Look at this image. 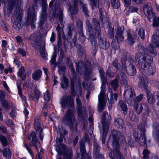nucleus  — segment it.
I'll use <instances>...</instances> for the list:
<instances>
[{
    "mask_svg": "<svg viewBox=\"0 0 159 159\" xmlns=\"http://www.w3.org/2000/svg\"><path fill=\"white\" fill-rule=\"evenodd\" d=\"M147 50L141 46L139 51L136 54L135 59L138 62V66L140 70L146 75H153L155 72L154 66H150L152 58L148 54Z\"/></svg>",
    "mask_w": 159,
    "mask_h": 159,
    "instance_id": "f257e3e1",
    "label": "nucleus"
},
{
    "mask_svg": "<svg viewBox=\"0 0 159 159\" xmlns=\"http://www.w3.org/2000/svg\"><path fill=\"white\" fill-rule=\"evenodd\" d=\"M116 136L115 135L113 136V140L112 143V146L114 149L113 157L111 154H109L110 157L111 159H115L119 158V159H125L122 154H121L119 151V145L118 140L116 139Z\"/></svg>",
    "mask_w": 159,
    "mask_h": 159,
    "instance_id": "f03ea898",
    "label": "nucleus"
},
{
    "mask_svg": "<svg viewBox=\"0 0 159 159\" xmlns=\"http://www.w3.org/2000/svg\"><path fill=\"white\" fill-rule=\"evenodd\" d=\"M107 116L109 117V116L107 113L106 112H103L101 118V123L103 126V137L102 139V141L103 143H105V136L107 133V131L108 129L109 126V123L107 121L110 120L111 119V117L109 118H108L107 119Z\"/></svg>",
    "mask_w": 159,
    "mask_h": 159,
    "instance_id": "7ed1b4c3",
    "label": "nucleus"
},
{
    "mask_svg": "<svg viewBox=\"0 0 159 159\" xmlns=\"http://www.w3.org/2000/svg\"><path fill=\"white\" fill-rule=\"evenodd\" d=\"M63 121L70 125H73L75 122V117L72 110H68L63 119Z\"/></svg>",
    "mask_w": 159,
    "mask_h": 159,
    "instance_id": "20e7f679",
    "label": "nucleus"
},
{
    "mask_svg": "<svg viewBox=\"0 0 159 159\" xmlns=\"http://www.w3.org/2000/svg\"><path fill=\"white\" fill-rule=\"evenodd\" d=\"M151 46L148 48L150 53L156 54L153 47H159V38L156 34H154L152 38Z\"/></svg>",
    "mask_w": 159,
    "mask_h": 159,
    "instance_id": "39448f33",
    "label": "nucleus"
},
{
    "mask_svg": "<svg viewBox=\"0 0 159 159\" xmlns=\"http://www.w3.org/2000/svg\"><path fill=\"white\" fill-rule=\"evenodd\" d=\"M105 94L103 91H101L98 96L99 103L98 106V111L100 112L104 108L107 101L105 99Z\"/></svg>",
    "mask_w": 159,
    "mask_h": 159,
    "instance_id": "423d86ee",
    "label": "nucleus"
},
{
    "mask_svg": "<svg viewBox=\"0 0 159 159\" xmlns=\"http://www.w3.org/2000/svg\"><path fill=\"white\" fill-rule=\"evenodd\" d=\"M61 103L63 107L69 106L72 107L74 105V98L71 96L62 98L61 100Z\"/></svg>",
    "mask_w": 159,
    "mask_h": 159,
    "instance_id": "0eeeda50",
    "label": "nucleus"
},
{
    "mask_svg": "<svg viewBox=\"0 0 159 159\" xmlns=\"http://www.w3.org/2000/svg\"><path fill=\"white\" fill-rule=\"evenodd\" d=\"M159 97V92L157 91L151 92L148 91L147 92V98L148 102L150 104H152L155 102V100L158 99Z\"/></svg>",
    "mask_w": 159,
    "mask_h": 159,
    "instance_id": "6e6552de",
    "label": "nucleus"
},
{
    "mask_svg": "<svg viewBox=\"0 0 159 159\" xmlns=\"http://www.w3.org/2000/svg\"><path fill=\"white\" fill-rule=\"evenodd\" d=\"M143 11L150 21L154 18L155 14L151 11V8L149 5H146L144 6Z\"/></svg>",
    "mask_w": 159,
    "mask_h": 159,
    "instance_id": "1a4fd4ad",
    "label": "nucleus"
},
{
    "mask_svg": "<svg viewBox=\"0 0 159 159\" xmlns=\"http://www.w3.org/2000/svg\"><path fill=\"white\" fill-rule=\"evenodd\" d=\"M77 104V110L78 115L79 117H81L83 114H86L87 111L85 107H81V102L78 98H76Z\"/></svg>",
    "mask_w": 159,
    "mask_h": 159,
    "instance_id": "9d476101",
    "label": "nucleus"
},
{
    "mask_svg": "<svg viewBox=\"0 0 159 159\" xmlns=\"http://www.w3.org/2000/svg\"><path fill=\"white\" fill-rule=\"evenodd\" d=\"M134 109L136 112L138 114L141 113L143 110L148 109L147 107L144 104H134Z\"/></svg>",
    "mask_w": 159,
    "mask_h": 159,
    "instance_id": "9b49d317",
    "label": "nucleus"
},
{
    "mask_svg": "<svg viewBox=\"0 0 159 159\" xmlns=\"http://www.w3.org/2000/svg\"><path fill=\"white\" fill-rule=\"evenodd\" d=\"M31 135L32 137V143L33 144L35 148L38 151H39V149L41 151L42 148L40 147V144L39 142L37 141L35 133L34 132H32Z\"/></svg>",
    "mask_w": 159,
    "mask_h": 159,
    "instance_id": "f8f14e48",
    "label": "nucleus"
},
{
    "mask_svg": "<svg viewBox=\"0 0 159 159\" xmlns=\"http://www.w3.org/2000/svg\"><path fill=\"white\" fill-rule=\"evenodd\" d=\"M34 126L36 130L39 133L40 139L42 140L43 136L42 133L43 130L41 128L39 120L38 118H36L34 120Z\"/></svg>",
    "mask_w": 159,
    "mask_h": 159,
    "instance_id": "ddd939ff",
    "label": "nucleus"
},
{
    "mask_svg": "<svg viewBox=\"0 0 159 159\" xmlns=\"http://www.w3.org/2000/svg\"><path fill=\"white\" fill-rule=\"evenodd\" d=\"M121 67L120 64L119 63L117 59H115L113 62V66L117 69L120 70L121 69L123 70H126V69L125 67V60L124 59L121 60Z\"/></svg>",
    "mask_w": 159,
    "mask_h": 159,
    "instance_id": "4468645a",
    "label": "nucleus"
},
{
    "mask_svg": "<svg viewBox=\"0 0 159 159\" xmlns=\"http://www.w3.org/2000/svg\"><path fill=\"white\" fill-rule=\"evenodd\" d=\"M93 154L94 157L95 159H104L103 155L100 154L99 152V147L94 148L93 150Z\"/></svg>",
    "mask_w": 159,
    "mask_h": 159,
    "instance_id": "2eb2a0df",
    "label": "nucleus"
},
{
    "mask_svg": "<svg viewBox=\"0 0 159 159\" xmlns=\"http://www.w3.org/2000/svg\"><path fill=\"white\" fill-rule=\"evenodd\" d=\"M127 72L130 75L133 76L136 73V70L135 66L132 64H130L127 67Z\"/></svg>",
    "mask_w": 159,
    "mask_h": 159,
    "instance_id": "dca6fc26",
    "label": "nucleus"
},
{
    "mask_svg": "<svg viewBox=\"0 0 159 159\" xmlns=\"http://www.w3.org/2000/svg\"><path fill=\"white\" fill-rule=\"evenodd\" d=\"M124 96L130 98L133 97L134 96V90L129 86L127 87V89L125 90L124 93Z\"/></svg>",
    "mask_w": 159,
    "mask_h": 159,
    "instance_id": "f3484780",
    "label": "nucleus"
},
{
    "mask_svg": "<svg viewBox=\"0 0 159 159\" xmlns=\"http://www.w3.org/2000/svg\"><path fill=\"white\" fill-rule=\"evenodd\" d=\"M148 81L145 77L143 78L140 79L139 84V86L141 88L144 89H146L147 87Z\"/></svg>",
    "mask_w": 159,
    "mask_h": 159,
    "instance_id": "a211bd4d",
    "label": "nucleus"
},
{
    "mask_svg": "<svg viewBox=\"0 0 159 159\" xmlns=\"http://www.w3.org/2000/svg\"><path fill=\"white\" fill-rule=\"evenodd\" d=\"M42 73V71L40 70H38L33 74L32 77L34 80H37L40 78Z\"/></svg>",
    "mask_w": 159,
    "mask_h": 159,
    "instance_id": "6ab92c4d",
    "label": "nucleus"
},
{
    "mask_svg": "<svg viewBox=\"0 0 159 159\" xmlns=\"http://www.w3.org/2000/svg\"><path fill=\"white\" fill-rule=\"evenodd\" d=\"M118 106L123 111L124 114H125L127 110V107L125 103L123 101L120 100L119 102Z\"/></svg>",
    "mask_w": 159,
    "mask_h": 159,
    "instance_id": "aec40b11",
    "label": "nucleus"
},
{
    "mask_svg": "<svg viewBox=\"0 0 159 159\" xmlns=\"http://www.w3.org/2000/svg\"><path fill=\"white\" fill-rule=\"evenodd\" d=\"M118 77L119 80H120V82L121 84L126 85L127 84V82L126 80V77L125 74L123 73L120 74Z\"/></svg>",
    "mask_w": 159,
    "mask_h": 159,
    "instance_id": "412c9836",
    "label": "nucleus"
},
{
    "mask_svg": "<svg viewBox=\"0 0 159 159\" xmlns=\"http://www.w3.org/2000/svg\"><path fill=\"white\" fill-rule=\"evenodd\" d=\"M2 154L3 156L7 159H9L11 157V152L8 148H6L3 150Z\"/></svg>",
    "mask_w": 159,
    "mask_h": 159,
    "instance_id": "4be33fe9",
    "label": "nucleus"
},
{
    "mask_svg": "<svg viewBox=\"0 0 159 159\" xmlns=\"http://www.w3.org/2000/svg\"><path fill=\"white\" fill-rule=\"evenodd\" d=\"M61 87L63 89L66 88L68 86V80L66 78L63 76L61 79Z\"/></svg>",
    "mask_w": 159,
    "mask_h": 159,
    "instance_id": "5701e85b",
    "label": "nucleus"
},
{
    "mask_svg": "<svg viewBox=\"0 0 159 159\" xmlns=\"http://www.w3.org/2000/svg\"><path fill=\"white\" fill-rule=\"evenodd\" d=\"M16 20H15L14 22V25H15L18 29H19L21 27L20 24V22L21 20V16L20 15L16 18Z\"/></svg>",
    "mask_w": 159,
    "mask_h": 159,
    "instance_id": "b1692460",
    "label": "nucleus"
},
{
    "mask_svg": "<svg viewBox=\"0 0 159 159\" xmlns=\"http://www.w3.org/2000/svg\"><path fill=\"white\" fill-rule=\"evenodd\" d=\"M111 4L114 8H117L120 6V3L118 0H111Z\"/></svg>",
    "mask_w": 159,
    "mask_h": 159,
    "instance_id": "393cba45",
    "label": "nucleus"
},
{
    "mask_svg": "<svg viewBox=\"0 0 159 159\" xmlns=\"http://www.w3.org/2000/svg\"><path fill=\"white\" fill-rule=\"evenodd\" d=\"M152 20H153V22L152 23V26L154 27H157L159 26V17H154V19H152Z\"/></svg>",
    "mask_w": 159,
    "mask_h": 159,
    "instance_id": "a878e982",
    "label": "nucleus"
},
{
    "mask_svg": "<svg viewBox=\"0 0 159 159\" xmlns=\"http://www.w3.org/2000/svg\"><path fill=\"white\" fill-rule=\"evenodd\" d=\"M72 155V150L71 149L67 150L66 154L65 155V159H70Z\"/></svg>",
    "mask_w": 159,
    "mask_h": 159,
    "instance_id": "bb28decb",
    "label": "nucleus"
},
{
    "mask_svg": "<svg viewBox=\"0 0 159 159\" xmlns=\"http://www.w3.org/2000/svg\"><path fill=\"white\" fill-rule=\"evenodd\" d=\"M145 129L144 128H143L142 129V132L143 134L145 132ZM140 142H141V143H142L141 144L142 145L144 146L146 143V138L145 137V136L143 134V136H141L140 138Z\"/></svg>",
    "mask_w": 159,
    "mask_h": 159,
    "instance_id": "cd10ccee",
    "label": "nucleus"
},
{
    "mask_svg": "<svg viewBox=\"0 0 159 159\" xmlns=\"http://www.w3.org/2000/svg\"><path fill=\"white\" fill-rule=\"evenodd\" d=\"M99 70L102 82L104 83L106 82L107 80L104 75V71L101 69Z\"/></svg>",
    "mask_w": 159,
    "mask_h": 159,
    "instance_id": "c85d7f7f",
    "label": "nucleus"
},
{
    "mask_svg": "<svg viewBox=\"0 0 159 159\" xmlns=\"http://www.w3.org/2000/svg\"><path fill=\"white\" fill-rule=\"evenodd\" d=\"M137 31L139 35L141 37V39H143L145 36L144 30L142 28H140L137 30Z\"/></svg>",
    "mask_w": 159,
    "mask_h": 159,
    "instance_id": "c756f323",
    "label": "nucleus"
},
{
    "mask_svg": "<svg viewBox=\"0 0 159 159\" xmlns=\"http://www.w3.org/2000/svg\"><path fill=\"white\" fill-rule=\"evenodd\" d=\"M40 96V92L37 90H35L34 92V95H31L30 97L32 99H34V98L37 99H38Z\"/></svg>",
    "mask_w": 159,
    "mask_h": 159,
    "instance_id": "7c9ffc66",
    "label": "nucleus"
},
{
    "mask_svg": "<svg viewBox=\"0 0 159 159\" xmlns=\"http://www.w3.org/2000/svg\"><path fill=\"white\" fill-rule=\"evenodd\" d=\"M0 140L2 143V144L4 146H6L7 143L6 138L3 136L0 135Z\"/></svg>",
    "mask_w": 159,
    "mask_h": 159,
    "instance_id": "2f4dec72",
    "label": "nucleus"
},
{
    "mask_svg": "<svg viewBox=\"0 0 159 159\" xmlns=\"http://www.w3.org/2000/svg\"><path fill=\"white\" fill-rule=\"evenodd\" d=\"M70 10L71 14L76 13L78 10L77 7L75 3L73 8V7L70 8Z\"/></svg>",
    "mask_w": 159,
    "mask_h": 159,
    "instance_id": "473e14b6",
    "label": "nucleus"
},
{
    "mask_svg": "<svg viewBox=\"0 0 159 159\" xmlns=\"http://www.w3.org/2000/svg\"><path fill=\"white\" fill-rule=\"evenodd\" d=\"M150 153L146 149L143 150V159H148V155Z\"/></svg>",
    "mask_w": 159,
    "mask_h": 159,
    "instance_id": "72a5a7b5",
    "label": "nucleus"
},
{
    "mask_svg": "<svg viewBox=\"0 0 159 159\" xmlns=\"http://www.w3.org/2000/svg\"><path fill=\"white\" fill-rule=\"evenodd\" d=\"M44 98L45 101H49L50 98V95L48 91H47L44 94Z\"/></svg>",
    "mask_w": 159,
    "mask_h": 159,
    "instance_id": "f704fd0d",
    "label": "nucleus"
},
{
    "mask_svg": "<svg viewBox=\"0 0 159 159\" xmlns=\"http://www.w3.org/2000/svg\"><path fill=\"white\" fill-rule=\"evenodd\" d=\"M24 67L23 66L21 67L17 72L18 75L19 77H21L23 75H24Z\"/></svg>",
    "mask_w": 159,
    "mask_h": 159,
    "instance_id": "c9c22d12",
    "label": "nucleus"
},
{
    "mask_svg": "<svg viewBox=\"0 0 159 159\" xmlns=\"http://www.w3.org/2000/svg\"><path fill=\"white\" fill-rule=\"evenodd\" d=\"M101 11H102V9H99V12H100V14L101 15V16H100V19H101L103 23H107H107L108 22V19L107 18H104V17L103 18V17L102 16V15Z\"/></svg>",
    "mask_w": 159,
    "mask_h": 159,
    "instance_id": "e433bc0d",
    "label": "nucleus"
},
{
    "mask_svg": "<svg viewBox=\"0 0 159 159\" xmlns=\"http://www.w3.org/2000/svg\"><path fill=\"white\" fill-rule=\"evenodd\" d=\"M124 123L123 120L121 118H118L115 121V124H116L117 123L118 125H120L121 126L123 125Z\"/></svg>",
    "mask_w": 159,
    "mask_h": 159,
    "instance_id": "4c0bfd02",
    "label": "nucleus"
},
{
    "mask_svg": "<svg viewBox=\"0 0 159 159\" xmlns=\"http://www.w3.org/2000/svg\"><path fill=\"white\" fill-rule=\"evenodd\" d=\"M128 39L129 41V43L130 45H132L134 42V39L131 36L128 35Z\"/></svg>",
    "mask_w": 159,
    "mask_h": 159,
    "instance_id": "58836bf2",
    "label": "nucleus"
},
{
    "mask_svg": "<svg viewBox=\"0 0 159 159\" xmlns=\"http://www.w3.org/2000/svg\"><path fill=\"white\" fill-rule=\"evenodd\" d=\"M111 86L114 89H116L118 86V84L117 82V80L115 79L111 83Z\"/></svg>",
    "mask_w": 159,
    "mask_h": 159,
    "instance_id": "ea45409f",
    "label": "nucleus"
},
{
    "mask_svg": "<svg viewBox=\"0 0 159 159\" xmlns=\"http://www.w3.org/2000/svg\"><path fill=\"white\" fill-rule=\"evenodd\" d=\"M2 104L5 108H7L8 107V104L7 102L5 100H2L1 101Z\"/></svg>",
    "mask_w": 159,
    "mask_h": 159,
    "instance_id": "a19ab883",
    "label": "nucleus"
},
{
    "mask_svg": "<svg viewBox=\"0 0 159 159\" xmlns=\"http://www.w3.org/2000/svg\"><path fill=\"white\" fill-rule=\"evenodd\" d=\"M98 2V0H93L91 1V4L92 5V7H94L97 6V3Z\"/></svg>",
    "mask_w": 159,
    "mask_h": 159,
    "instance_id": "79ce46f5",
    "label": "nucleus"
},
{
    "mask_svg": "<svg viewBox=\"0 0 159 159\" xmlns=\"http://www.w3.org/2000/svg\"><path fill=\"white\" fill-rule=\"evenodd\" d=\"M84 142L82 143V142L80 143V151L83 154L85 152V150L84 147Z\"/></svg>",
    "mask_w": 159,
    "mask_h": 159,
    "instance_id": "37998d69",
    "label": "nucleus"
},
{
    "mask_svg": "<svg viewBox=\"0 0 159 159\" xmlns=\"http://www.w3.org/2000/svg\"><path fill=\"white\" fill-rule=\"evenodd\" d=\"M116 38L118 42H120L123 39V37L121 34L117 35Z\"/></svg>",
    "mask_w": 159,
    "mask_h": 159,
    "instance_id": "c03bdc74",
    "label": "nucleus"
},
{
    "mask_svg": "<svg viewBox=\"0 0 159 159\" xmlns=\"http://www.w3.org/2000/svg\"><path fill=\"white\" fill-rule=\"evenodd\" d=\"M18 52L23 56H25L26 55V53L21 48H19L18 49Z\"/></svg>",
    "mask_w": 159,
    "mask_h": 159,
    "instance_id": "a18cd8bd",
    "label": "nucleus"
},
{
    "mask_svg": "<svg viewBox=\"0 0 159 159\" xmlns=\"http://www.w3.org/2000/svg\"><path fill=\"white\" fill-rule=\"evenodd\" d=\"M24 146L26 148L27 150L29 152L31 155L33 157V152L31 150L30 148L29 147L27 146V145L26 144H25L24 145Z\"/></svg>",
    "mask_w": 159,
    "mask_h": 159,
    "instance_id": "49530a36",
    "label": "nucleus"
},
{
    "mask_svg": "<svg viewBox=\"0 0 159 159\" xmlns=\"http://www.w3.org/2000/svg\"><path fill=\"white\" fill-rule=\"evenodd\" d=\"M107 75L110 78L113 77L114 76V73L111 72L109 70H107Z\"/></svg>",
    "mask_w": 159,
    "mask_h": 159,
    "instance_id": "de8ad7c7",
    "label": "nucleus"
},
{
    "mask_svg": "<svg viewBox=\"0 0 159 159\" xmlns=\"http://www.w3.org/2000/svg\"><path fill=\"white\" fill-rule=\"evenodd\" d=\"M138 10V8L136 7H131L129 8V11L132 12H136Z\"/></svg>",
    "mask_w": 159,
    "mask_h": 159,
    "instance_id": "09e8293b",
    "label": "nucleus"
},
{
    "mask_svg": "<svg viewBox=\"0 0 159 159\" xmlns=\"http://www.w3.org/2000/svg\"><path fill=\"white\" fill-rule=\"evenodd\" d=\"M16 39L17 42L18 43H21L22 41V38L20 36H17L16 37Z\"/></svg>",
    "mask_w": 159,
    "mask_h": 159,
    "instance_id": "8fccbe9b",
    "label": "nucleus"
},
{
    "mask_svg": "<svg viewBox=\"0 0 159 159\" xmlns=\"http://www.w3.org/2000/svg\"><path fill=\"white\" fill-rule=\"evenodd\" d=\"M83 7V11L84 13L86 15H88V10L86 7L84 6V5L82 4Z\"/></svg>",
    "mask_w": 159,
    "mask_h": 159,
    "instance_id": "3c124183",
    "label": "nucleus"
},
{
    "mask_svg": "<svg viewBox=\"0 0 159 159\" xmlns=\"http://www.w3.org/2000/svg\"><path fill=\"white\" fill-rule=\"evenodd\" d=\"M43 70L45 74L46 75V79H47L48 77V71L47 69L45 67L43 68Z\"/></svg>",
    "mask_w": 159,
    "mask_h": 159,
    "instance_id": "603ef678",
    "label": "nucleus"
},
{
    "mask_svg": "<svg viewBox=\"0 0 159 159\" xmlns=\"http://www.w3.org/2000/svg\"><path fill=\"white\" fill-rule=\"evenodd\" d=\"M143 98V95H139L138 96L136 97V101H137L139 102Z\"/></svg>",
    "mask_w": 159,
    "mask_h": 159,
    "instance_id": "864d4df0",
    "label": "nucleus"
},
{
    "mask_svg": "<svg viewBox=\"0 0 159 159\" xmlns=\"http://www.w3.org/2000/svg\"><path fill=\"white\" fill-rule=\"evenodd\" d=\"M12 69L10 67L4 70V72L6 74L8 73L9 72H12Z\"/></svg>",
    "mask_w": 159,
    "mask_h": 159,
    "instance_id": "5fc2aeb1",
    "label": "nucleus"
},
{
    "mask_svg": "<svg viewBox=\"0 0 159 159\" xmlns=\"http://www.w3.org/2000/svg\"><path fill=\"white\" fill-rule=\"evenodd\" d=\"M4 68V66L2 64H0V74H2L3 73V70Z\"/></svg>",
    "mask_w": 159,
    "mask_h": 159,
    "instance_id": "6e6d98bb",
    "label": "nucleus"
},
{
    "mask_svg": "<svg viewBox=\"0 0 159 159\" xmlns=\"http://www.w3.org/2000/svg\"><path fill=\"white\" fill-rule=\"evenodd\" d=\"M7 45V42L5 40H3L2 42V48L5 47Z\"/></svg>",
    "mask_w": 159,
    "mask_h": 159,
    "instance_id": "4d7b16f0",
    "label": "nucleus"
},
{
    "mask_svg": "<svg viewBox=\"0 0 159 159\" xmlns=\"http://www.w3.org/2000/svg\"><path fill=\"white\" fill-rule=\"evenodd\" d=\"M41 55L42 57L43 58H45L46 57L47 54L44 52H41Z\"/></svg>",
    "mask_w": 159,
    "mask_h": 159,
    "instance_id": "13d9d810",
    "label": "nucleus"
},
{
    "mask_svg": "<svg viewBox=\"0 0 159 159\" xmlns=\"http://www.w3.org/2000/svg\"><path fill=\"white\" fill-rule=\"evenodd\" d=\"M4 97V93L2 91H0V98L3 99Z\"/></svg>",
    "mask_w": 159,
    "mask_h": 159,
    "instance_id": "bf43d9fd",
    "label": "nucleus"
},
{
    "mask_svg": "<svg viewBox=\"0 0 159 159\" xmlns=\"http://www.w3.org/2000/svg\"><path fill=\"white\" fill-rule=\"evenodd\" d=\"M95 25L96 26V28H95V29L97 30H98L100 29V25L99 23L98 22H96V23Z\"/></svg>",
    "mask_w": 159,
    "mask_h": 159,
    "instance_id": "052dcab7",
    "label": "nucleus"
},
{
    "mask_svg": "<svg viewBox=\"0 0 159 159\" xmlns=\"http://www.w3.org/2000/svg\"><path fill=\"white\" fill-rule=\"evenodd\" d=\"M57 79V78L55 76L54 78V84H53V85H57V84H58V82L56 80Z\"/></svg>",
    "mask_w": 159,
    "mask_h": 159,
    "instance_id": "680f3d73",
    "label": "nucleus"
},
{
    "mask_svg": "<svg viewBox=\"0 0 159 159\" xmlns=\"http://www.w3.org/2000/svg\"><path fill=\"white\" fill-rule=\"evenodd\" d=\"M1 26H2V27L4 28V30L5 31H7V29L4 23L2 22V23H1Z\"/></svg>",
    "mask_w": 159,
    "mask_h": 159,
    "instance_id": "e2e57ef3",
    "label": "nucleus"
},
{
    "mask_svg": "<svg viewBox=\"0 0 159 159\" xmlns=\"http://www.w3.org/2000/svg\"><path fill=\"white\" fill-rule=\"evenodd\" d=\"M41 156L39 154H38L36 156V159H41Z\"/></svg>",
    "mask_w": 159,
    "mask_h": 159,
    "instance_id": "0e129e2a",
    "label": "nucleus"
},
{
    "mask_svg": "<svg viewBox=\"0 0 159 159\" xmlns=\"http://www.w3.org/2000/svg\"><path fill=\"white\" fill-rule=\"evenodd\" d=\"M3 85L7 90H8L9 88L8 87L7 83L5 81L3 82Z\"/></svg>",
    "mask_w": 159,
    "mask_h": 159,
    "instance_id": "69168bd1",
    "label": "nucleus"
},
{
    "mask_svg": "<svg viewBox=\"0 0 159 159\" xmlns=\"http://www.w3.org/2000/svg\"><path fill=\"white\" fill-rule=\"evenodd\" d=\"M18 93L20 96L22 95V92L21 89L20 87H18Z\"/></svg>",
    "mask_w": 159,
    "mask_h": 159,
    "instance_id": "338daca9",
    "label": "nucleus"
},
{
    "mask_svg": "<svg viewBox=\"0 0 159 159\" xmlns=\"http://www.w3.org/2000/svg\"><path fill=\"white\" fill-rule=\"evenodd\" d=\"M14 63L17 66V67H18L19 66V62L18 61L16 60H14Z\"/></svg>",
    "mask_w": 159,
    "mask_h": 159,
    "instance_id": "774afa93",
    "label": "nucleus"
}]
</instances>
